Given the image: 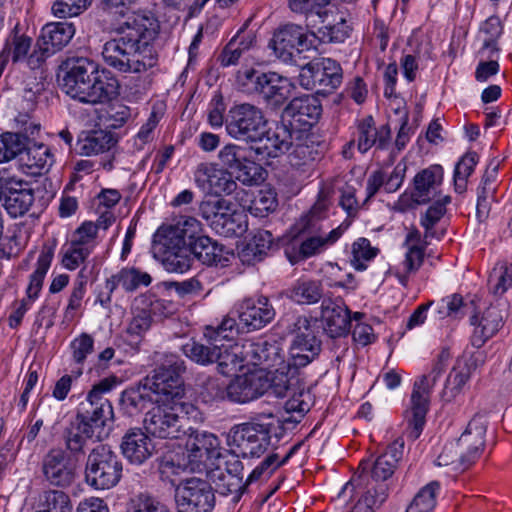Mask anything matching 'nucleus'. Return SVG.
<instances>
[{"mask_svg":"<svg viewBox=\"0 0 512 512\" xmlns=\"http://www.w3.org/2000/svg\"><path fill=\"white\" fill-rule=\"evenodd\" d=\"M241 330L245 332L258 331L269 325L276 317V310L266 296L256 299L246 298L237 308Z\"/></svg>","mask_w":512,"mask_h":512,"instance_id":"obj_24","label":"nucleus"},{"mask_svg":"<svg viewBox=\"0 0 512 512\" xmlns=\"http://www.w3.org/2000/svg\"><path fill=\"white\" fill-rule=\"evenodd\" d=\"M276 207V194L272 190H260L250 201L248 209L256 217H265Z\"/></svg>","mask_w":512,"mask_h":512,"instance_id":"obj_57","label":"nucleus"},{"mask_svg":"<svg viewBox=\"0 0 512 512\" xmlns=\"http://www.w3.org/2000/svg\"><path fill=\"white\" fill-rule=\"evenodd\" d=\"M187 466L193 472L220 470L223 452L220 440L212 433L190 429L186 442Z\"/></svg>","mask_w":512,"mask_h":512,"instance_id":"obj_13","label":"nucleus"},{"mask_svg":"<svg viewBox=\"0 0 512 512\" xmlns=\"http://www.w3.org/2000/svg\"><path fill=\"white\" fill-rule=\"evenodd\" d=\"M240 329V320L238 319L237 322L235 318L227 316L216 328L207 327L204 335L209 341L217 342L218 340L232 339Z\"/></svg>","mask_w":512,"mask_h":512,"instance_id":"obj_59","label":"nucleus"},{"mask_svg":"<svg viewBox=\"0 0 512 512\" xmlns=\"http://www.w3.org/2000/svg\"><path fill=\"white\" fill-rule=\"evenodd\" d=\"M439 488L440 484L437 481L428 483L420 489L410 504L424 512H430L436 505V495Z\"/></svg>","mask_w":512,"mask_h":512,"instance_id":"obj_63","label":"nucleus"},{"mask_svg":"<svg viewBox=\"0 0 512 512\" xmlns=\"http://www.w3.org/2000/svg\"><path fill=\"white\" fill-rule=\"evenodd\" d=\"M185 370V361L180 356L173 353L160 355L153 374L143 379L155 397V402L178 403L184 395L182 374Z\"/></svg>","mask_w":512,"mask_h":512,"instance_id":"obj_3","label":"nucleus"},{"mask_svg":"<svg viewBox=\"0 0 512 512\" xmlns=\"http://www.w3.org/2000/svg\"><path fill=\"white\" fill-rule=\"evenodd\" d=\"M503 32L502 24L497 16L489 17L480 27L483 45L479 54L483 58H493L499 52L497 40Z\"/></svg>","mask_w":512,"mask_h":512,"instance_id":"obj_44","label":"nucleus"},{"mask_svg":"<svg viewBox=\"0 0 512 512\" xmlns=\"http://www.w3.org/2000/svg\"><path fill=\"white\" fill-rule=\"evenodd\" d=\"M72 456L61 448L50 449L42 459V473L52 486L69 487L76 479V466Z\"/></svg>","mask_w":512,"mask_h":512,"instance_id":"obj_25","label":"nucleus"},{"mask_svg":"<svg viewBox=\"0 0 512 512\" xmlns=\"http://www.w3.org/2000/svg\"><path fill=\"white\" fill-rule=\"evenodd\" d=\"M293 89L294 85L288 78L276 72H267L256 96L268 108L277 110L291 97Z\"/></svg>","mask_w":512,"mask_h":512,"instance_id":"obj_29","label":"nucleus"},{"mask_svg":"<svg viewBox=\"0 0 512 512\" xmlns=\"http://www.w3.org/2000/svg\"><path fill=\"white\" fill-rule=\"evenodd\" d=\"M358 139L357 148L361 153H366L373 146L384 149L390 139V128L382 125L377 128L371 115L361 119L357 125Z\"/></svg>","mask_w":512,"mask_h":512,"instance_id":"obj_34","label":"nucleus"},{"mask_svg":"<svg viewBox=\"0 0 512 512\" xmlns=\"http://www.w3.org/2000/svg\"><path fill=\"white\" fill-rule=\"evenodd\" d=\"M322 106L313 95L293 98L283 109L281 118L298 133L309 130L321 116Z\"/></svg>","mask_w":512,"mask_h":512,"instance_id":"obj_23","label":"nucleus"},{"mask_svg":"<svg viewBox=\"0 0 512 512\" xmlns=\"http://www.w3.org/2000/svg\"><path fill=\"white\" fill-rule=\"evenodd\" d=\"M378 249L371 247L370 241L366 238H359L352 246V266L363 271L367 268L363 261H370L377 255Z\"/></svg>","mask_w":512,"mask_h":512,"instance_id":"obj_60","label":"nucleus"},{"mask_svg":"<svg viewBox=\"0 0 512 512\" xmlns=\"http://www.w3.org/2000/svg\"><path fill=\"white\" fill-rule=\"evenodd\" d=\"M189 250L192 259L196 258L207 266H225V263L228 261L223 255V246H220L217 242L212 241L210 237L205 235L198 238Z\"/></svg>","mask_w":512,"mask_h":512,"instance_id":"obj_41","label":"nucleus"},{"mask_svg":"<svg viewBox=\"0 0 512 512\" xmlns=\"http://www.w3.org/2000/svg\"><path fill=\"white\" fill-rule=\"evenodd\" d=\"M309 411V405L300 398L293 397L284 405V414L277 419L275 425L283 433L287 429H293Z\"/></svg>","mask_w":512,"mask_h":512,"instance_id":"obj_48","label":"nucleus"},{"mask_svg":"<svg viewBox=\"0 0 512 512\" xmlns=\"http://www.w3.org/2000/svg\"><path fill=\"white\" fill-rule=\"evenodd\" d=\"M152 252L168 272L184 273L191 267L189 246L172 225L162 226L156 231Z\"/></svg>","mask_w":512,"mask_h":512,"instance_id":"obj_11","label":"nucleus"},{"mask_svg":"<svg viewBox=\"0 0 512 512\" xmlns=\"http://www.w3.org/2000/svg\"><path fill=\"white\" fill-rule=\"evenodd\" d=\"M242 360L247 365L272 368L284 363L283 350L277 341L247 340L241 345Z\"/></svg>","mask_w":512,"mask_h":512,"instance_id":"obj_27","label":"nucleus"},{"mask_svg":"<svg viewBox=\"0 0 512 512\" xmlns=\"http://www.w3.org/2000/svg\"><path fill=\"white\" fill-rule=\"evenodd\" d=\"M443 181V168L431 165L418 172L413 179V190L410 199L417 205L428 203L435 195V189Z\"/></svg>","mask_w":512,"mask_h":512,"instance_id":"obj_33","label":"nucleus"},{"mask_svg":"<svg viewBox=\"0 0 512 512\" xmlns=\"http://www.w3.org/2000/svg\"><path fill=\"white\" fill-rule=\"evenodd\" d=\"M199 213L218 235L232 238L242 236L247 230V216L225 198L203 200Z\"/></svg>","mask_w":512,"mask_h":512,"instance_id":"obj_7","label":"nucleus"},{"mask_svg":"<svg viewBox=\"0 0 512 512\" xmlns=\"http://www.w3.org/2000/svg\"><path fill=\"white\" fill-rule=\"evenodd\" d=\"M121 451L124 457L133 464H143L155 451V446L148 433L141 428L129 429L121 441Z\"/></svg>","mask_w":512,"mask_h":512,"instance_id":"obj_31","label":"nucleus"},{"mask_svg":"<svg viewBox=\"0 0 512 512\" xmlns=\"http://www.w3.org/2000/svg\"><path fill=\"white\" fill-rule=\"evenodd\" d=\"M233 176L228 171L207 163L199 164L194 173L197 186L215 195H230L236 191L238 185Z\"/></svg>","mask_w":512,"mask_h":512,"instance_id":"obj_28","label":"nucleus"},{"mask_svg":"<svg viewBox=\"0 0 512 512\" xmlns=\"http://www.w3.org/2000/svg\"><path fill=\"white\" fill-rule=\"evenodd\" d=\"M172 226L180 232L182 240L186 242V245L189 246V248L193 246V243L196 242L198 238L204 236L202 234V225L200 221L194 217H181L177 224Z\"/></svg>","mask_w":512,"mask_h":512,"instance_id":"obj_61","label":"nucleus"},{"mask_svg":"<svg viewBox=\"0 0 512 512\" xmlns=\"http://www.w3.org/2000/svg\"><path fill=\"white\" fill-rule=\"evenodd\" d=\"M267 72H262L252 67H246L238 71L237 83L239 89L248 95H257Z\"/></svg>","mask_w":512,"mask_h":512,"instance_id":"obj_56","label":"nucleus"},{"mask_svg":"<svg viewBox=\"0 0 512 512\" xmlns=\"http://www.w3.org/2000/svg\"><path fill=\"white\" fill-rule=\"evenodd\" d=\"M458 446V442L446 444L442 452L437 457V465L452 466L454 470H465L472 465L467 457H464Z\"/></svg>","mask_w":512,"mask_h":512,"instance_id":"obj_53","label":"nucleus"},{"mask_svg":"<svg viewBox=\"0 0 512 512\" xmlns=\"http://www.w3.org/2000/svg\"><path fill=\"white\" fill-rule=\"evenodd\" d=\"M159 25L155 18L133 15L118 23L115 37L102 49L105 63L122 73H142L157 63L153 41Z\"/></svg>","mask_w":512,"mask_h":512,"instance_id":"obj_1","label":"nucleus"},{"mask_svg":"<svg viewBox=\"0 0 512 512\" xmlns=\"http://www.w3.org/2000/svg\"><path fill=\"white\" fill-rule=\"evenodd\" d=\"M296 134L281 118L274 127L261 131V136L254 142L255 155L259 160L284 155L292 148Z\"/></svg>","mask_w":512,"mask_h":512,"instance_id":"obj_21","label":"nucleus"},{"mask_svg":"<svg viewBox=\"0 0 512 512\" xmlns=\"http://www.w3.org/2000/svg\"><path fill=\"white\" fill-rule=\"evenodd\" d=\"M343 231L344 229L342 225H340L331 230L327 235L308 237L300 245V255L303 258H309L319 253L325 247L334 244L341 237Z\"/></svg>","mask_w":512,"mask_h":512,"instance_id":"obj_49","label":"nucleus"},{"mask_svg":"<svg viewBox=\"0 0 512 512\" xmlns=\"http://www.w3.org/2000/svg\"><path fill=\"white\" fill-rule=\"evenodd\" d=\"M214 363L217 364V370L222 375H230L236 372L245 363L241 356V345L234 344L229 347L217 345Z\"/></svg>","mask_w":512,"mask_h":512,"instance_id":"obj_46","label":"nucleus"},{"mask_svg":"<svg viewBox=\"0 0 512 512\" xmlns=\"http://www.w3.org/2000/svg\"><path fill=\"white\" fill-rule=\"evenodd\" d=\"M268 389L278 397H284L290 390L287 375L281 373L272 381L262 371H254L236 376L226 387L229 400L247 403L262 396Z\"/></svg>","mask_w":512,"mask_h":512,"instance_id":"obj_8","label":"nucleus"},{"mask_svg":"<svg viewBox=\"0 0 512 512\" xmlns=\"http://www.w3.org/2000/svg\"><path fill=\"white\" fill-rule=\"evenodd\" d=\"M127 512H170L155 498L140 493L131 499Z\"/></svg>","mask_w":512,"mask_h":512,"instance_id":"obj_64","label":"nucleus"},{"mask_svg":"<svg viewBox=\"0 0 512 512\" xmlns=\"http://www.w3.org/2000/svg\"><path fill=\"white\" fill-rule=\"evenodd\" d=\"M54 256V247L45 246L41 251L35 271L30 276V283L27 287V299L34 301L42 288L46 273L48 272Z\"/></svg>","mask_w":512,"mask_h":512,"instance_id":"obj_45","label":"nucleus"},{"mask_svg":"<svg viewBox=\"0 0 512 512\" xmlns=\"http://www.w3.org/2000/svg\"><path fill=\"white\" fill-rule=\"evenodd\" d=\"M314 34L294 23L279 27L269 43L275 55L283 62H292L296 55L314 48Z\"/></svg>","mask_w":512,"mask_h":512,"instance_id":"obj_17","label":"nucleus"},{"mask_svg":"<svg viewBox=\"0 0 512 512\" xmlns=\"http://www.w3.org/2000/svg\"><path fill=\"white\" fill-rule=\"evenodd\" d=\"M331 0H289V7L294 13L305 16L307 29H315L328 20V4Z\"/></svg>","mask_w":512,"mask_h":512,"instance_id":"obj_39","label":"nucleus"},{"mask_svg":"<svg viewBox=\"0 0 512 512\" xmlns=\"http://www.w3.org/2000/svg\"><path fill=\"white\" fill-rule=\"evenodd\" d=\"M272 435L276 438L282 436V432L273 421L246 422L230 430L228 441L243 458H253L260 457L268 449Z\"/></svg>","mask_w":512,"mask_h":512,"instance_id":"obj_10","label":"nucleus"},{"mask_svg":"<svg viewBox=\"0 0 512 512\" xmlns=\"http://www.w3.org/2000/svg\"><path fill=\"white\" fill-rule=\"evenodd\" d=\"M488 415L489 413L484 410L475 413L466 429L456 440L462 450V455L467 457L472 464L481 456L485 448V437L489 424Z\"/></svg>","mask_w":512,"mask_h":512,"instance_id":"obj_26","label":"nucleus"},{"mask_svg":"<svg viewBox=\"0 0 512 512\" xmlns=\"http://www.w3.org/2000/svg\"><path fill=\"white\" fill-rule=\"evenodd\" d=\"M321 319L324 332L331 338L345 336L350 331V311L331 299H323L321 303Z\"/></svg>","mask_w":512,"mask_h":512,"instance_id":"obj_32","label":"nucleus"},{"mask_svg":"<svg viewBox=\"0 0 512 512\" xmlns=\"http://www.w3.org/2000/svg\"><path fill=\"white\" fill-rule=\"evenodd\" d=\"M39 130V125L30 124L23 132H6L0 135V163L8 162L17 156L22 158L30 136Z\"/></svg>","mask_w":512,"mask_h":512,"instance_id":"obj_36","label":"nucleus"},{"mask_svg":"<svg viewBox=\"0 0 512 512\" xmlns=\"http://www.w3.org/2000/svg\"><path fill=\"white\" fill-rule=\"evenodd\" d=\"M34 200V190L29 182L15 177L0 180V201L12 218L28 213Z\"/></svg>","mask_w":512,"mask_h":512,"instance_id":"obj_22","label":"nucleus"},{"mask_svg":"<svg viewBox=\"0 0 512 512\" xmlns=\"http://www.w3.org/2000/svg\"><path fill=\"white\" fill-rule=\"evenodd\" d=\"M54 155L51 149L44 144H30L24 152L20 162L27 168L26 173L30 175H42L47 173L54 163Z\"/></svg>","mask_w":512,"mask_h":512,"instance_id":"obj_38","label":"nucleus"},{"mask_svg":"<svg viewBox=\"0 0 512 512\" xmlns=\"http://www.w3.org/2000/svg\"><path fill=\"white\" fill-rule=\"evenodd\" d=\"M179 403H162L149 410L144 418L145 431L160 439H178L186 433L177 410Z\"/></svg>","mask_w":512,"mask_h":512,"instance_id":"obj_18","label":"nucleus"},{"mask_svg":"<svg viewBox=\"0 0 512 512\" xmlns=\"http://www.w3.org/2000/svg\"><path fill=\"white\" fill-rule=\"evenodd\" d=\"M403 451L404 440L402 438H397L375 460H362L359 464L357 473L351 481L344 485L339 496L349 489L351 491L355 488L368 490L369 488L379 484H386L388 486L386 481L394 474L399 461L403 457Z\"/></svg>","mask_w":512,"mask_h":512,"instance_id":"obj_5","label":"nucleus"},{"mask_svg":"<svg viewBox=\"0 0 512 512\" xmlns=\"http://www.w3.org/2000/svg\"><path fill=\"white\" fill-rule=\"evenodd\" d=\"M319 158L320 153L313 144L306 142L295 143L293 140L292 151L288 154V161L292 167L300 168Z\"/></svg>","mask_w":512,"mask_h":512,"instance_id":"obj_55","label":"nucleus"},{"mask_svg":"<svg viewBox=\"0 0 512 512\" xmlns=\"http://www.w3.org/2000/svg\"><path fill=\"white\" fill-rule=\"evenodd\" d=\"M266 123L263 111L250 103H242L230 108L225 120L229 136L253 144L261 136Z\"/></svg>","mask_w":512,"mask_h":512,"instance_id":"obj_14","label":"nucleus"},{"mask_svg":"<svg viewBox=\"0 0 512 512\" xmlns=\"http://www.w3.org/2000/svg\"><path fill=\"white\" fill-rule=\"evenodd\" d=\"M175 500L178 512H212L214 489L208 481L193 477L176 488Z\"/></svg>","mask_w":512,"mask_h":512,"instance_id":"obj_19","label":"nucleus"},{"mask_svg":"<svg viewBox=\"0 0 512 512\" xmlns=\"http://www.w3.org/2000/svg\"><path fill=\"white\" fill-rule=\"evenodd\" d=\"M123 466L110 446L98 444L89 452L85 465V482L96 490L115 487L122 477Z\"/></svg>","mask_w":512,"mask_h":512,"instance_id":"obj_9","label":"nucleus"},{"mask_svg":"<svg viewBox=\"0 0 512 512\" xmlns=\"http://www.w3.org/2000/svg\"><path fill=\"white\" fill-rule=\"evenodd\" d=\"M450 357L449 350L443 349L433 363L431 371L427 375L420 376L414 382L410 400L411 407L407 412L409 424L408 436L413 440H416L422 433L426 423V414L429 411L432 388L447 370Z\"/></svg>","mask_w":512,"mask_h":512,"instance_id":"obj_4","label":"nucleus"},{"mask_svg":"<svg viewBox=\"0 0 512 512\" xmlns=\"http://www.w3.org/2000/svg\"><path fill=\"white\" fill-rule=\"evenodd\" d=\"M342 68L331 58H322L307 63L299 74L300 85L307 90L327 94L342 82Z\"/></svg>","mask_w":512,"mask_h":512,"instance_id":"obj_16","label":"nucleus"},{"mask_svg":"<svg viewBox=\"0 0 512 512\" xmlns=\"http://www.w3.org/2000/svg\"><path fill=\"white\" fill-rule=\"evenodd\" d=\"M75 34V27L70 22H52L46 24L29 56L30 65L43 62L48 57L62 50Z\"/></svg>","mask_w":512,"mask_h":512,"instance_id":"obj_20","label":"nucleus"},{"mask_svg":"<svg viewBox=\"0 0 512 512\" xmlns=\"http://www.w3.org/2000/svg\"><path fill=\"white\" fill-rule=\"evenodd\" d=\"M32 39L25 35L13 33L6 41V44L0 53V72L3 70L9 59L13 62L26 58Z\"/></svg>","mask_w":512,"mask_h":512,"instance_id":"obj_47","label":"nucleus"},{"mask_svg":"<svg viewBox=\"0 0 512 512\" xmlns=\"http://www.w3.org/2000/svg\"><path fill=\"white\" fill-rule=\"evenodd\" d=\"M254 145L229 143L218 153V160L224 170L228 171L244 185L252 186L264 181V169L253 158Z\"/></svg>","mask_w":512,"mask_h":512,"instance_id":"obj_12","label":"nucleus"},{"mask_svg":"<svg viewBox=\"0 0 512 512\" xmlns=\"http://www.w3.org/2000/svg\"><path fill=\"white\" fill-rule=\"evenodd\" d=\"M207 475H210L214 480L218 491L221 494H235L234 500H239V493L245 488V483L243 480H241V478H235V476L227 475L221 468L220 470H215V468H213L209 471V473H207Z\"/></svg>","mask_w":512,"mask_h":512,"instance_id":"obj_54","label":"nucleus"},{"mask_svg":"<svg viewBox=\"0 0 512 512\" xmlns=\"http://www.w3.org/2000/svg\"><path fill=\"white\" fill-rule=\"evenodd\" d=\"M62 438L65 451L77 460L80 456L85 455L90 443L94 442V429L76 415L64 428Z\"/></svg>","mask_w":512,"mask_h":512,"instance_id":"obj_30","label":"nucleus"},{"mask_svg":"<svg viewBox=\"0 0 512 512\" xmlns=\"http://www.w3.org/2000/svg\"><path fill=\"white\" fill-rule=\"evenodd\" d=\"M118 281L127 292H133L139 287L150 285L152 278L147 272H142L134 267L123 268L119 271Z\"/></svg>","mask_w":512,"mask_h":512,"instance_id":"obj_58","label":"nucleus"},{"mask_svg":"<svg viewBox=\"0 0 512 512\" xmlns=\"http://www.w3.org/2000/svg\"><path fill=\"white\" fill-rule=\"evenodd\" d=\"M153 402L155 397L144 381L137 386L125 389L119 399L121 411L130 417L139 415Z\"/></svg>","mask_w":512,"mask_h":512,"instance_id":"obj_37","label":"nucleus"},{"mask_svg":"<svg viewBox=\"0 0 512 512\" xmlns=\"http://www.w3.org/2000/svg\"><path fill=\"white\" fill-rule=\"evenodd\" d=\"M317 320L305 315H297L286 327L287 333L293 335L287 361L288 372L295 373L306 367L320 354L322 342L318 337Z\"/></svg>","mask_w":512,"mask_h":512,"instance_id":"obj_6","label":"nucleus"},{"mask_svg":"<svg viewBox=\"0 0 512 512\" xmlns=\"http://www.w3.org/2000/svg\"><path fill=\"white\" fill-rule=\"evenodd\" d=\"M479 156L476 152H467L457 162L454 169V187L457 193H463L467 189V179L473 173Z\"/></svg>","mask_w":512,"mask_h":512,"instance_id":"obj_51","label":"nucleus"},{"mask_svg":"<svg viewBox=\"0 0 512 512\" xmlns=\"http://www.w3.org/2000/svg\"><path fill=\"white\" fill-rule=\"evenodd\" d=\"M388 489L386 484H379L365 490L349 512H375L386 501Z\"/></svg>","mask_w":512,"mask_h":512,"instance_id":"obj_50","label":"nucleus"},{"mask_svg":"<svg viewBox=\"0 0 512 512\" xmlns=\"http://www.w3.org/2000/svg\"><path fill=\"white\" fill-rule=\"evenodd\" d=\"M41 512H72L69 496L60 490H49L44 494Z\"/></svg>","mask_w":512,"mask_h":512,"instance_id":"obj_62","label":"nucleus"},{"mask_svg":"<svg viewBox=\"0 0 512 512\" xmlns=\"http://www.w3.org/2000/svg\"><path fill=\"white\" fill-rule=\"evenodd\" d=\"M503 319V310L497 305H491L488 307L479 322L476 315L472 316L470 319L471 324H477L472 336L473 346L481 347L502 327Z\"/></svg>","mask_w":512,"mask_h":512,"instance_id":"obj_35","label":"nucleus"},{"mask_svg":"<svg viewBox=\"0 0 512 512\" xmlns=\"http://www.w3.org/2000/svg\"><path fill=\"white\" fill-rule=\"evenodd\" d=\"M285 295L297 304L312 305L323 301V285L318 280H298L286 291Z\"/></svg>","mask_w":512,"mask_h":512,"instance_id":"obj_43","label":"nucleus"},{"mask_svg":"<svg viewBox=\"0 0 512 512\" xmlns=\"http://www.w3.org/2000/svg\"><path fill=\"white\" fill-rule=\"evenodd\" d=\"M60 69L63 72L62 77L58 76L61 89L81 103H105L119 94L118 80L108 71H99L88 58H68Z\"/></svg>","mask_w":512,"mask_h":512,"instance_id":"obj_2","label":"nucleus"},{"mask_svg":"<svg viewBox=\"0 0 512 512\" xmlns=\"http://www.w3.org/2000/svg\"><path fill=\"white\" fill-rule=\"evenodd\" d=\"M183 354L191 361L202 366H208L214 363V357L217 352V344L204 345L191 340L182 345Z\"/></svg>","mask_w":512,"mask_h":512,"instance_id":"obj_52","label":"nucleus"},{"mask_svg":"<svg viewBox=\"0 0 512 512\" xmlns=\"http://www.w3.org/2000/svg\"><path fill=\"white\" fill-rule=\"evenodd\" d=\"M117 384L116 377H108L93 385L86 400L81 402L76 415L93 427H105L114 420L111 402L104 397Z\"/></svg>","mask_w":512,"mask_h":512,"instance_id":"obj_15","label":"nucleus"},{"mask_svg":"<svg viewBox=\"0 0 512 512\" xmlns=\"http://www.w3.org/2000/svg\"><path fill=\"white\" fill-rule=\"evenodd\" d=\"M328 20L315 29H309L314 34V42L318 39L323 43H341L349 36V28L344 18L335 20L334 12L328 9Z\"/></svg>","mask_w":512,"mask_h":512,"instance_id":"obj_42","label":"nucleus"},{"mask_svg":"<svg viewBox=\"0 0 512 512\" xmlns=\"http://www.w3.org/2000/svg\"><path fill=\"white\" fill-rule=\"evenodd\" d=\"M115 144L113 134L102 129L82 132L77 141L79 153L85 156L104 153Z\"/></svg>","mask_w":512,"mask_h":512,"instance_id":"obj_40","label":"nucleus"}]
</instances>
